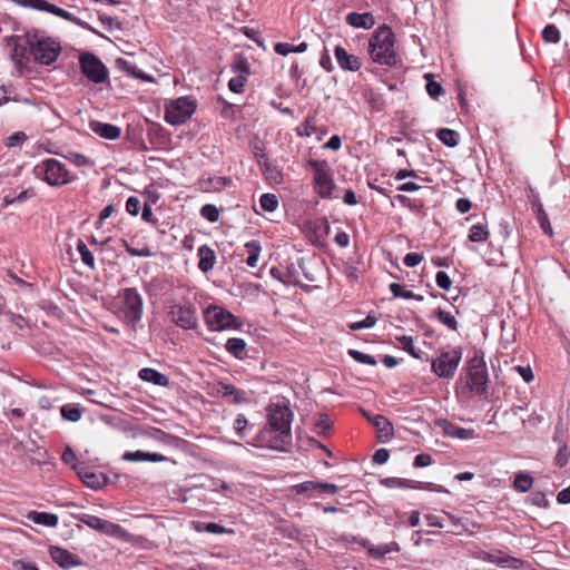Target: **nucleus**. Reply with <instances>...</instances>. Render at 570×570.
I'll return each mask as SVG.
<instances>
[{
	"mask_svg": "<svg viewBox=\"0 0 570 570\" xmlns=\"http://www.w3.org/2000/svg\"><path fill=\"white\" fill-rule=\"evenodd\" d=\"M200 214L210 223H216L219 219V212L213 204H206L200 208Z\"/></svg>",
	"mask_w": 570,
	"mask_h": 570,
	"instance_id": "49530a36",
	"label": "nucleus"
},
{
	"mask_svg": "<svg viewBox=\"0 0 570 570\" xmlns=\"http://www.w3.org/2000/svg\"><path fill=\"white\" fill-rule=\"evenodd\" d=\"M381 485L387 489H416L412 480L401 478H384L380 480Z\"/></svg>",
	"mask_w": 570,
	"mask_h": 570,
	"instance_id": "cd10ccee",
	"label": "nucleus"
},
{
	"mask_svg": "<svg viewBox=\"0 0 570 570\" xmlns=\"http://www.w3.org/2000/svg\"><path fill=\"white\" fill-rule=\"evenodd\" d=\"M394 45L392 29L386 24L380 26L370 38L368 55L379 65L392 66L396 62Z\"/></svg>",
	"mask_w": 570,
	"mask_h": 570,
	"instance_id": "f03ea898",
	"label": "nucleus"
},
{
	"mask_svg": "<svg viewBox=\"0 0 570 570\" xmlns=\"http://www.w3.org/2000/svg\"><path fill=\"white\" fill-rule=\"evenodd\" d=\"M246 80L247 78L245 75H238L237 77L232 78L228 81V88L230 89V91L239 94L243 91Z\"/></svg>",
	"mask_w": 570,
	"mask_h": 570,
	"instance_id": "603ef678",
	"label": "nucleus"
},
{
	"mask_svg": "<svg viewBox=\"0 0 570 570\" xmlns=\"http://www.w3.org/2000/svg\"><path fill=\"white\" fill-rule=\"evenodd\" d=\"M570 459V450L566 444H561L557 455H556V464L560 468L568 464Z\"/></svg>",
	"mask_w": 570,
	"mask_h": 570,
	"instance_id": "3c124183",
	"label": "nucleus"
},
{
	"mask_svg": "<svg viewBox=\"0 0 570 570\" xmlns=\"http://www.w3.org/2000/svg\"><path fill=\"white\" fill-rule=\"evenodd\" d=\"M245 247L248 250V257L246 258V264L249 267H256L259 258V254L262 247L257 240H250L245 244Z\"/></svg>",
	"mask_w": 570,
	"mask_h": 570,
	"instance_id": "2f4dec72",
	"label": "nucleus"
},
{
	"mask_svg": "<svg viewBox=\"0 0 570 570\" xmlns=\"http://www.w3.org/2000/svg\"><path fill=\"white\" fill-rule=\"evenodd\" d=\"M431 463H432L431 455L428 453H421L414 458L413 465L415 468H424V466H429Z\"/></svg>",
	"mask_w": 570,
	"mask_h": 570,
	"instance_id": "052dcab7",
	"label": "nucleus"
},
{
	"mask_svg": "<svg viewBox=\"0 0 570 570\" xmlns=\"http://www.w3.org/2000/svg\"><path fill=\"white\" fill-rule=\"evenodd\" d=\"M348 355L356 362L366 364V365H376V360L370 355L365 354L363 352L356 351V350H350Z\"/></svg>",
	"mask_w": 570,
	"mask_h": 570,
	"instance_id": "a18cd8bd",
	"label": "nucleus"
},
{
	"mask_svg": "<svg viewBox=\"0 0 570 570\" xmlns=\"http://www.w3.org/2000/svg\"><path fill=\"white\" fill-rule=\"evenodd\" d=\"M345 276L348 278L350 282L355 283L360 278V272L358 268L352 265H348L345 267L344 271Z\"/></svg>",
	"mask_w": 570,
	"mask_h": 570,
	"instance_id": "69168bd1",
	"label": "nucleus"
},
{
	"mask_svg": "<svg viewBox=\"0 0 570 570\" xmlns=\"http://www.w3.org/2000/svg\"><path fill=\"white\" fill-rule=\"evenodd\" d=\"M31 42L32 36L29 33L26 36L11 37L8 42L9 46H12V51L10 53L11 60L20 73H22V70L29 60L28 49L29 53L31 55Z\"/></svg>",
	"mask_w": 570,
	"mask_h": 570,
	"instance_id": "9b49d317",
	"label": "nucleus"
},
{
	"mask_svg": "<svg viewBox=\"0 0 570 570\" xmlns=\"http://www.w3.org/2000/svg\"><path fill=\"white\" fill-rule=\"evenodd\" d=\"M390 291L395 297H402L405 299H416L422 301L423 297L421 295H415L412 291L404 289L401 284L392 283L390 284Z\"/></svg>",
	"mask_w": 570,
	"mask_h": 570,
	"instance_id": "e433bc0d",
	"label": "nucleus"
},
{
	"mask_svg": "<svg viewBox=\"0 0 570 570\" xmlns=\"http://www.w3.org/2000/svg\"><path fill=\"white\" fill-rule=\"evenodd\" d=\"M393 551H400V547L396 542L383 543L376 547H371L368 549L370 554L377 559L383 558L385 554L391 553Z\"/></svg>",
	"mask_w": 570,
	"mask_h": 570,
	"instance_id": "473e14b6",
	"label": "nucleus"
},
{
	"mask_svg": "<svg viewBox=\"0 0 570 570\" xmlns=\"http://www.w3.org/2000/svg\"><path fill=\"white\" fill-rule=\"evenodd\" d=\"M197 255L199 258L198 268L202 272L207 273L213 269L216 263V254L208 245H202L197 250Z\"/></svg>",
	"mask_w": 570,
	"mask_h": 570,
	"instance_id": "b1692460",
	"label": "nucleus"
},
{
	"mask_svg": "<svg viewBox=\"0 0 570 570\" xmlns=\"http://www.w3.org/2000/svg\"><path fill=\"white\" fill-rule=\"evenodd\" d=\"M138 375L139 379H141L142 381L150 382L158 386H167L169 384V379L165 374L158 372L155 368H141Z\"/></svg>",
	"mask_w": 570,
	"mask_h": 570,
	"instance_id": "a878e982",
	"label": "nucleus"
},
{
	"mask_svg": "<svg viewBox=\"0 0 570 570\" xmlns=\"http://www.w3.org/2000/svg\"><path fill=\"white\" fill-rule=\"evenodd\" d=\"M376 317L368 314L363 321L354 322L350 325V328L353 331H360L363 328H371L375 325Z\"/></svg>",
	"mask_w": 570,
	"mask_h": 570,
	"instance_id": "8fccbe9b",
	"label": "nucleus"
},
{
	"mask_svg": "<svg viewBox=\"0 0 570 570\" xmlns=\"http://www.w3.org/2000/svg\"><path fill=\"white\" fill-rule=\"evenodd\" d=\"M397 340L400 341V343L402 344V348L404 351H406L407 353H410L413 357L415 358H421L419 352L416 351L415 346H414V341H413V337L411 336H406V335H403L401 337H397Z\"/></svg>",
	"mask_w": 570,
	"mask_h": 570,
	"instance_id": "de8ad7c7",
	"label": "nucleus"
},
{
	"mask_svg": "<svg viewBox=\"0 0 570 570\" xmlns=\"http://www.w3.org/2000/svg\"><path fill=\"white\" fill-rule=\"evenodd\" d=\"M318 482H314V481H306V482H303V483H299L297 485H295V491L296 493H304V492H307V491H312V490H315L317 491V485Z\"/></svg>",
	"mask_w": 570,
	"mask_h": 570,
	"instance_id": "680f3d73",
	"label": "nucleus"
},
{
	"mask_svg": "<svg viewBox=\"0 0 570 570\" xmlns=\"http://www.w3.org/2000/svg\"><path fill=\"white\" fill-rule=\"evenodd\" d=\"M126 210L130 215L136 216L140 210V200L135 196H130L126 202Z\"/></svg>",
	"mask_w": 570,
	"mask_h": 570,
	"instance_id": "4d7b16f0",
	"label": "nucleus"
},
{
	"mask_svg": "<svg viewBox=\"0 0 570 570\" xmlns=\"http://www.w3.org/2000/svg\"><path fill=\"white\" fill-rule=\"evenodd\" d=\"M77 249L81 256V261L85 265L90 267L91 269H95V258L92 253L88 249L83 240L78 239L77 243Z\"/></svg>",
	"mask_w": 570,
	"mask_h": 570,
	"instance_id": "4c0bfd02",
	"label": "nucleus"
},
{
	"mask_svg": "<svg viewBox=\"0 0 570 570\" xmlns=\"http://www.w3.org/2000/svg\"><path fill=\"white\" fill-rule=\"evenodd\" d=\"M557 501L561 504L570 503V485L558 493Z\"/></svg>",
	"mask_w": 570,
	"mask_h": 570,
	"instance_id": "774afa93",
	"label": "nucleus"
},
{
	"mask_svg": "<svg viewBox=\"0 0 570 570\" xmlns=\"http://www.w3.org/2000/svg\"><path fill=\"white\" fill-rule=\"evenodd\" d=\"M33 171L37 177L51 186H62L72 180L66 166L53 158L41 161L35 167Z\"/></svg>",
	"mask_w": 570,
	"mask_h": 570,
	"instance_id": "7ed1b4c3",
	"label": "nucleus"
},
{
	"mask_svg": "<svg viewBox=\"0 0 570 570\" xmlns=\"http://www.w3.org/2000/svg\"><path fill=\"white\" fill-rule=\"evenodd\" d=\"M169 314L171 321L181 328L194 330L198 324L196 311L190 304L174 305Z\"/></svg>",
	"mask_w": 570,
	"mask_h": 570,
	"instance_id": "2eb2a0df",
	"label": "nucleus"
},
{
	"mask_svg": "<svg viewBox=\"0 0 570 570\" xmlns=\"http://www.w3.org/2000/svg\"><path fill=\"white\" fill-rule=\"evenodd\" d=\"M542 38L546 42L558 43L560 41V32L554 24H548L542 31Z\"/></svg>",
	"mask_w": 570,
	"mask_h": 570,
	"instance_id": "37998d69",
	"label": "nucleus"
},
{
	"mask_svg": "<svg viewBox=\"0 0 570 570\" xmlns=\"http://www.w3.org/2000/svg\"><path fill=\"white\" fill-rule=\"evenodd\" d=\"M255 156L265 179L271 184H282L284 178L281 169L264 153H255Z\"/></svg>",
	"mask_w": 570,
	"mask_h": 570,
	"instance_id": "dca6fc26",
	"label": "nucleus"
},
{
	"mask_svg": "<svg viewBox=\"0 0 570 570\" xmlns=\"http://www.w3.org/2000/svg\"><path fill=\"white\" fill-rule=\"evenodd\" d=\"M49 553L51 559L63 569L82 566V560L79 557L63 548L52 546Z\"/></svg>",
	"mask_w": 570,
	"mask_h": 570,
	"instance_id": "f3484780",
	"label": "nucleus"
},
{
	"mask_svg": "<svg viewBox=\"0 0 570 570\" xmlns=\"http://www.w3.org/2000/svg\"><path fill=\"white\" fill-rule=\"evenodd\" d=\"M78 520L89 528L97 530L106 535L120 539H125L127 537V532L122 527L111 521L100 519L96 515L82 513L78 515Z\"/></svg>",
	"mask_w": 570,
	"mask_h": 570,
	"instance_id": "f8f14e48",
	"label": "nucleus"
},
{
	"mask_svg": "<svg viewBox=\"0 0 570 570\" xmlns=\"http://www.w3.org/2000/svg\"><path fill=\"white\" fill-rule=\"evenodd\" d=\"M233 426H234V430L236 431V433L239 436H243L245 429L248 426V421L244 414H238L234 421Z\"/></svg>",
	"mask_w": 570,
	"mask_h": 570,
	"instance_id": "6e6d98bb",
	"label": "nucleus"
},
{
	"mask_svg": "<svg viewBox=\"0 0 570 570\" xmlns=\"http://www.w3.org/2000/svg\"><path fill=\"white\" fill-rule=\"evenodd\" d=\"M261 207L266 212H275L278 207V199L274 194H263L259 198Z\"/></svg>",
	"mask_w": 570,
	"mask_h": 570,
	"instance_id": "ea45409f",
	"label": "nucleus"
},
{
	"mask_svg": "<svg viewBox=\"0 0 570 570\" xmlns=\"http://www.w3.org/2000/svg\"><path fill=\"white\" fill-rule=\"evenodd\" d=\"M266 419L267 425L258 432L254 444L279 452H289L294 413L287 402L284 399L272 401L266 407Z\"/></svg>",
	"mask_w": 570,
	"mask_h": 570,
	"instance_id": "f257e3e1",
	"label": "nucleus"
},
{
	"mask_svg": "<svg viewBox=\"0 0 570 570\" xmlns=\"http://www.w3.org/2000/svg\"><path fill=\"white\" fill-rule=\"evenodd\" d=\"M61 416L66 421L70 422H77L81 419L82 415V409L79 406V404L75 403H68L61 406Z\"/></svg>",
	"mask_w": 570,
	"mask_h": 570,
	"instance_id": "c756f323",
	"label": "nucleus"
},
{
	"mask_svg": "<svg viewBox=\"0 0 570 570\" xmlns=\"http://www.w3.org/2000/svg\"><path fill=\"white\" fill-rule=\"evenodd\" d=\"M89 127L96 135L109 140L118 139L121 135V129L111 124L94 120L89 124Z\"/></svg>",
	"mask_w": 570,
	"mask_h": 570,
	"instance_id": "aec40b11",
	"label": "nucleus"
},
{
	"mask_svg": "<svg viewBox=\"0 0 570 570\" xmlns=\"http://www.w3.org/2000/svg\"><path fill=\"white\" fill-rule=\"evenodd\" d=\"M390 458V453L386 449H379L373 455V462L375 464H384Z\"/></svg>",
	"mask_w": 570,
	"mask_h": 570,
	"instance_id": "e2e57ef3",
	"label": "nucleus"
},
{
	"mask_svg": "<svg viewBox=\"0 0 570 570\" xmlns=\"http://www.w3.org/2000/svg\"><path fill=\"white\" fill-rule=\"evenodd\" d=\"M219 393L224 396H234L235 403H243L246 401L245 393L238 389H236L232 384H222L219 389Z\"/></svg>",
	"mask_w": 570,
	"mask_h": 570,
	"instance_id": "c9c22d12",
	"label": "nucleus"
},
{
	"mask_svg": "<svg viewBox=\"0 0 570 570\" xmlns=\"http://www.w3.org/2000/svg\"><path fill=\"white\" fill-rule=\"evenodd\" d=\"M533 478L525 473L519 472L514 475L513 487L519 492H527L532 488Z\"/></svg>",
	"mask_w": 570,
	"mask_h": 570,
	"instance_id": "7c9ffc66",
	"label": "nucleus"
},
{
	"mask_svg": "<svg viewBox=\"0 0 570 570\" xmlns=\"http://www.w3.org/2000/svg\"><path fill=\"white\" fill-rule=\"evenodd\" d=\"M28 520L32 521L36 524L45 525V527H56L58 524V515L49 512H37L31 511L27 515Z\"/></svg>",
	"mask_w": 570,
	"mask_h": 570,
	"instance_id": "bb28decb",
	"label": "nucleus"
},
{
	"mask_svg": "<svg viewBox=\"0 0 570 570\" xmlns=\"http://www.w3.org/2000/svg\"><path fill=\"white\" fill-rule=\"evenodd\" d=\"M196 104L188 97H180L166 107L165 119L170 125H183L194 114Z\"/></svg>",
	"mask_w": 570,
	"mask_h": 570,
	"instance_id": "6e6552de",
	"label": "nucleus"
},
{
	"mask_svg": "<svg viewBox=\"0 0 570 570\" xmlns=\"http://www.w3.org/2000/svg\"><path fill=\"white\" fill-rule=\"evenodd\" d=\"M424 259V256L420 253H407L404 258L403 263L406 267H415L417 266Z\"/></svg>",
	"mask_w": 570,
	"mask_h": 570,
	"instance_id": "5fc2aeb1",
	"label": "nucleus"
},
{
	"mask_svg": "<svg viewBox=\"0 0 570 570\" xmlns=\"http://www.w3.org/2000/svg\"><path fill=\"white\" fill-rule=\"evenodd\" d=\"M468 384L474 393L482 395L488 386V373L482 361H472L468 371Z\"/></svg>",
	"mask_w": 570,
	"mask_h": 570,
	"instance_id": "4468645a",
	"label": "nucleus"
},
{
	"mask_svg": "<svg viewBox=\"0 0 570 570\" xmlns=\"http://www.w3.org/2000/svg\"><path fill=\"white\" fill-rule=\"evenodd\" d=\"M471 207L472 204L468 198H459L455 203V208L458 209V212L462 214L468 213L471 209Z\"/></svg>",
	"mask_w": 570,
	"mask_h": 570,
	"instance_id": "338daca9",
	"label": "nucleus"
},
{
	"mask_svg": "<svg viewBox=\"0 0 570 570\" xmlns=\"http://www.w3.org/2000/svg\"><path fill=\"white\" fill-rule=\"evenodd\" d=\"M18 4H20L22 7L33 8L38 11H46V12L52 13L57 17H60L67 21L72 22L83 29L92 30V28L87 22L80 20L79 18H77L76 16H73L72 13L68 12L67 10H65L62 8H60L56 4L49 3L46 0H19Z\"/></svg>",
	"mask_w": 570,
	"mask_h": 570,
	"instance_id": "1a4fd4ad",
	"label": "nucleus"
},
{
	"mask_svg": "<svg viewBox=\"0 0 570 570\" xmlns=\"http://www.w3.org/2000/svg\"><path fill=\"white\" fill-rule=\"evenodd\" d=\"M73 469L77 470L78 475L88 488L100 489L106 484L107 479L104 474L91 472L85 466H73Z\"/></svg>",
	"mask_w": 570,
	"mask_h": 570,
	"instance_id": "412c9836",
	"label": "nucleus"
},
{
	"mask_svg": "<svg viewBox=\"0 0 570 570\" xmlns=\"http://www.w3.org/2000/svg\"><path fill=\"white\" fill-rule=\"evenodd\" d=\"M436 425L441 428L443 434L449 438L468 440L476 436L475 431L473 429H464L458 426L449 422L448 420L440 419L436 421Z\"/></svg>",
	"mask_w": 570,
	"mask_h": 570,
	"instance_id": "a211bd4d",
	"label": "nucleus"
},
{
	"mask_svg": "<svg viewBox=\"0 0 570 570\" xmlns=\"http://www.w3.org/2000/svg\"><path fill=\"white\" fill-rule=\"evenodd\" d=\"M27 139V136L22 131H18L8 137V146L13 147L22 144Z\"/></svg>",
	"mask_w": 570,
	"mask_h": 570,
	"instance_id": "0e129e2a",
	"label": "nucleus"
},
{
	"mask_svg": "<svg viewBox=\"0 0 570 570\" xmlns=\"http://www.w3.org/2000/svg\"><path fill=\"white\" fill-rule=\"evenodd\" d=\"M432 77L433 76L431 73L425 75V78L428 80L426 91L432 98H438L443 94V87L441 86L440 82L434 81Z\"/></svg>",
	"mask_w": 570,
	"mask_h": 570,
	"instance_id": "c03bdc74",
	"label": "nucleus"
},
{
	"mask_svg": "<svg viewBox=\"0 0 570 570\" xmlns=\"http://www.w3.org/2000/svg\"><path fill=\"white\" fill-rule=\"evenodd\" d=\"M345 21L353 28L371 29L375 24V18L371 12H350Z\"/></svg>",
	"mask_w": 570,
	"mask_h": 570,
	"instance_id": "4be33fe9",
	"label": "nucleus"
},
{
	"mask_svg": "<svg viewBox=\"0 0 570 570\" xmlns=\"http://www.w3.org/2000/svg\"><path fill=\"white\" fill-rule=\"evenodd\" d=\"M122 460L130 462H141V461H151V462H163L166 461L167 458L160 453H150L145 451H134V452H125L122 454Z\"/></svg>",
	"mask_w": 570,
	"mask_h": 570,
	"instance_id": "393cba45",
	"label": "nucleus"
},
{
	"mask_svg": "<svg viewBox=\"0 0 570 570\" xmlns=\"http://www.w3.org/2000/svg\"><path fill=\"white\" fill-rule=\"evenodd\" d=\"M438 138L448 147H455L459 144V134L449 128H442L438 131Z\"/></svg>",
	"mask_w": 570,
	"mask_h": 570,
	"instance_id": "72a5a7b5",
	"label": "nucleus"
},
{
	"mask_svg": "<svg viewBox=\"0 0 570 570\" xmlns=\"http://www.w3.org/2000/svg\"><path fill=\"white\" fill-rule=\"evenodd\" d=\"M228 353L237 358H243L246 354V342L239 337H232L226 343Z\"/></svg>",
	"mask_w": 570,
	"mask_h": 570,
	"instance_id": "c85d7f7f",
	"label": "nucleus"
},
{
	"mask_svg": "<svg viewBox=\"0 0 570 570\" xmlns=\"http://www.w3.org/2000/svg\"><path fill=\"white\" fill-rule=\"evenodd\" d=\"M233 70L238 72L239 75H245L246 77L249 75V65L247 59L243 56H237L233 63Z\"/></svg>",
	"mask_w": 570,
	"mask_h": 570,
	"instance_id": "09e8293b",
	"label": "nucleus"
},
{
	"mask_svg": "<svg viewBox=\"0 0 570 570\" xmlns=\"http://www.w3.org/2000/svg\"><path fill=\"white\" fill-rule=\"evenodd\" d=\"M334 56L338 66L343 70L357 71L361 68V61L358 57L348 53L343 47L336 46L334 49Z\"/></svg>",
	"mask_w": 570,
	"mask_h": 570,
	"instance_id": "6ab92c4d",
	"label": "nucleus"
},
{
	"mask_svg": "<svg viewBox=\"0 0 570 570\" xmlns=\"http://www.w3.org/2000/svg\"><path fill=\"white\" fill-rule=\"evenodd\" d=\"M60 52L61 47L55 40L32 35L31 56L36 62L48 66L57 60Z\"/></svg>",
	"mask_w": 570,
	"mask_h": 570,
	"instance_id": "0eeeda50",
	"label": "nucleus"
},
{
	"mask_svg": "<svg viewBox=\"0 0 570 570\" xmlns=\"http://www.w3.org/2000/svg\"><path fill=\"white\" fill-rule=\"evenodd\" d=\"M529 500L535 507L547 508L549 505V500L546 498L544 493H542V492H535V493L531 494Z\"/></svg>",
	"mask_w": 570,
	"mask_h": 570,
	"instance_id": "13d9d810",
	"label": "nucleus"
},
{
	"mask_svg": "<svg viewBox=\"0 0 570 570\" xmlns=\"http://www.w3.org/2000/svg\"><path fill=\"white\" fill-rule=\"evenodd\" d=\"M489 237V232L487 229V225L484 224H475L470 228L469 239L473 243H482L485 242Z\"/></svg>",
	"mask_w": 570,
	"mask_h": 570,
	"instance_id": "f704fd0d",
	"label": "nucleus"
},
{
	"mask_svg": "<svg viewBox=\"0 0 570 570\" xmlns=\"http://www.w3.org/2000/svg\"><path fill=\"white\" fill-rule=\"evenodd\" d=\"M308 166L314 173V188L322 198H331L335 188L332 170L326 160L309 159Z\"/></svg>",
	"mask_w": 570,
	"mask_h": 570,
	"instance_id": "20e7f679",
	"label": "nucleus"
},
{
	"mask_svg": "<svg viewBox=\"0 0 570 570\" xmlns=\"http://www.w3.org/2000/svg\"><path fill=\"white\" fill-rule=\"evenodd\" d=\"M438 320L444 324L448 328L455 331L458 328V322L453 314L445 312L442 308L436 311Z\"/></svg>",
	"mask_w": 570,
	"mask_h": 570,
	"instance_id": "79ce46f5",
	"label": "nucleus"
},
{
	"mask_svg": "<svg viewBox=\"0 0 570 570\" xmlns=\"http://www.w3.org/2000/svg\"><path fill=\"white\" fill-rule=\"evenodd\" d=\"M462 358L460 348L442 350L432 363V372L441 379H452Z\"/></svg>",
	"mask_w": 570,
	"mask_h": 570,
	"instance_id": "39448f33",
	"label": "nucleus"
},
{
	"mask_svg": "<svg viewBox=\"0 0 570 570\" xmlns=\"http://www.w3.org/2000/svg\"><path fill=\"white\" fill-rule=\"evenodd\" d=\"M204 318L212 331L219 332L240 326L235 315L218 305H209L204 312Z\"/></svg>",
	"mask_w": 570,
	"mask_h": 570,
	"instance_id": "423d86ee",
	"label": "nucleus"
},
{
	"mask_svg": "<svg viewBox=\"0 0 570 570\" xmlns=\"http://www.w3.org/2000/svg\"><path fill=\"white\" fill-rule=\"evenodd\" d=\"M274 50L281 56H287L291 52H295V46L287 42H277Z\"/></svg>",
	"mask_w": 570,
	"mask_h": 570,
	"instance_id": "bf43d9fd",
	"label": "nucleus"
},
{
	"mask_svg": "<svg viewBox=\"0 0 570 570\" xmlns=\"http://www.w3.org/2000/svg\"><path fill=\"white\" fill-rule=\"evenodd\" d=\"M124 299L125 317L130 323H136L141 318L142 314V298L136 288H125L121 292Z\"/></svg>",
	"mask_w": 570,
	"mask_h": 570,
	"instance_id": "ddd939ff",
	"label": "nucleus"
},
{
	"mask_svg": "<svg viewBox=\"0 0 570 570\" xmlns=\"http://www.w3.org/2000/svg\"><path fill=\"white\" fill-rule=\"evenodd\" d=\"M363 414L377 430V432L380 433V439L390 440L393 436V425L385 416L380 414L368 416L366 412H363Z\"/></svg>",
	"mask_w": 570,
	"mask_h": 570,
	"instance_id": "5701e85b",
	"label": "nucleus"
},
{
	"mask_svg": "<svg viewBox=\"0 0 570 570\" xmlns=\"http://www.w3.org/2000/svg\"><path fill=\"white\" fill-rule=\"evenodd\" d=\"M535 213H537V219H538V222L540 224V227L543 229V232L547 235L552 236L551 224H550L548 215H547V213L543 209V206L541 204L537 207Z\"/></svg>",
	"mask_w": 570,
	"mask_h": 570,
	"instance_id": "a19ab883",
	"label": "nucleus"
},
{
	"mask_svg": "<svg viewBox=\"0 0 570 570\" xmlns=\"http://www.w3.org/2000/svg\"><path fill=\"white\" fill-rule=\"evenodd\" d=\"M435 282H436V285L444 291H450L451 285H452V281H451L450 276L445 272H442V271L436 273Z\"/></svg>",
	"mask_w": 570,
	"mask_h": 570,
	"instance_id": "864d4df0",
	"label": "nucleus"
},
{
	"mask_svg": "<svg viewBox=\"0 0 570 570\" xmlns=\"http://www.w3.org/2000/svg\"><path fill=\"white\" fill-rule=\"evenodd\" d=\"M33 196V191L31 189H24L18 194L16 193H10V194H7L3 198V204L6 206H9V205H12L14 203H22L24 202L27 198Z\"/></svg>",
	"mask_w": 570,
	"mask_h": 570,
	"instance_id": "58836bf2",
	"label": "nucleus"
},
{
	"mask_svg": "<svg viewBox=\"0 0 570 570\" xmlns=\"http://www.w3.org/2000/svg\"><path fill=\"white\" fill-rule=\"evenodd\" d=\"M79 63L81 71L90 81L101 83L108 78V70L106 66L94 53H82L80 56Z\"/></svg>",
	"mask_w": 570,
	"mask_h": 570,
	"instance_id": "9d476101",
	"label": "nucleus"
}]
</instances>
